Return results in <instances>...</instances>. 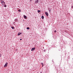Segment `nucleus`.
<instances>
[{
  "instance_id": "1",
  "label": "nucleus",
  "mask_w": 73,
  "mask_h": 73,
  "mask_svg": "<svg viewBox=\"0 0 73 73\" xmlns=\"http://www.w3.org/2000/svg\"><path fill=\"white\" fill-rule=\"evenodd\" d=\"M1 3L2 5H4L5 4V3L4 2V1L3 0H1Z\"/></svg>"
},
{
  "instance_id": "2",
  "label": "nucleus",
  "mask_w": 73,
  "mask_h": 73,
  "mask_svg": "<svg viewBox=\"0 0 73 73\" xmlns=\"http://www.w3.org/2000/svg\"><path fill=\"white\" fill-rule=\"evenodd\" d=\"M7 65H8V63L6 62L4 65V67H7Z\"/></svg>"
},
{
  "instance_id": "3",
  "label": "nucleus",
  "mask_w": 73,
  "mask_h": 73,
  "mask_svg": "<svg viewBox=\"0 0 73 73\" xmlns=\"http://www.w3.org/2000/svg\"><path fill=\"white\" fill-rule=\"evenodd\" d=\"M35 47H34L32 48L31 50V51H33V50H35Z\"/></svg>"
},
{
  "instance_id": "4",
  "label": "nucleus",
  "mask_w": 73,
  "mask_h": 73,
  "mask_svg": "<svg viewBox=\"0 0 73 73\" xmlns=\"http://www.w3.org/2000/svg\"><path fill=\"white\" fill-rule=\"evenodd\" d=\"M38 2V0H35V3L36 4H37V3Z\"/></svg>"
},
{
  "instance_id": "5",
  "label": "nucleus",
  "mask_w": 73,
  "mask_h": 73,
  "mask_svg": "<svg viewBox=\"0 0 73 73\" xmlns=\"http://www.w3.org/2000/svg\"><path fill=\"white\" fill-rule=\"evenodd\" d=\"M45 13L46 15V16H48V13H47V12H45Z\"/></svg>"
},
{
  "instance_id": "6",
  "label": "nucleus",
  "mask_w": 73,
  "mask_h": 73,
  "mask_svg": "<svg viewBox=\"0 0 73 73\" xmlns=\"http://www.w3.org/2000/svg\"><path fill=\"white\" fill-rule=\"evenodd\" d=\"M21 33H19L18 34V36H19V35H21Z\"/></svg>"
},
{
  "instance_id": "7",
  "label": "nucleus",
  "mask_w": 73,
  "mask_h": 73,
  "mask_svg": "<svg viewBox=\"0 0 73 73\" xmlns=\"http://www.w3.org/2000/svg\"><path fill=\"white\" fill-rule=\"evenodd\" d=\"M15 22H17V19H15Z\"/></svg>"
},
{
  "instance_id": "8",
  "label": "nucleus",
  "mask_w": 73,
  "mask_h": 73,
  "mask_svg": "<svg viewBox=\"0 0 73 73\" xmlns=\"http://www.w3.org/2000/svg\"><path fill=\"white\" fill-rule=\"evenodd\" d=\"M24 18H25V19H27V16L25 15H24Z\"/></svg>"
},
{
  "instance_id": "9",
  "label": "nucleus",
  "mask_w": 73,
  "mask_h": 73,
  "mask_svg": "<svg viewBox=\"0 0 73 73\" xmlns=\"http://www.w3.org/2000/svg\"><path fill=\"white\" fill-rule=\"evenodd\" d=\"M41 12V11H40L39 10H38V13L39 12Z\"/></svg>"
},
{
  "instance_id": "10",
  "label": "nucleus",
  "mask_w": 73,
  "mask_h": 73,
  "mask_svg": "<svg viewBox=\"0 0 73 73\" xmlns=\"http://www.w3.org/2000/svg\"><path fill=\"white\" fill-rule=\"evenodd\" d=\"M44 18V16H42V19H43Z\"/></svg>"
},
{
  "instance_id": "11",
  "label": "nucleus",
  "mask_w": 73,
  "mask_h": 73,
  "mask_svg": "<svg viewBox=\"0 0 73 73\" xmlns=\"http://www.w3.org/2000/svg\"><path fill=\"white\" fill-rule=\"evenodd\" d=\"M27 29H30V28H29V27H27Z\"/></svg>"
},
{
  "instance_id": "12",
  "label": "nucleus",
  "mask_w": 73,
  "mask_h": 73,
  "mask_svg": "<svg viewBox=\"0 0 73 73\" xmlns=\"http://www.w3.org/2000/svg\"><path fill=\"white\" fill-rule=\"evenodd\" d=\"M11 28H12V29H14V27H11Z\"/></svg>"
},
{
  "instance_id": "13",
  "label": "nucleus",
  "mask_w": 73,
  "mask_h": 73,
  "mask_svg": "<svg viewBox=\"0 0 73 73\" xmlns=\"http://www.w3.org/2000/svg\"><path fill=\"white\" fill-rule=\"evenodd\" d=\"M54 32H55V33H56V32H57V31H56V30H55Z\"/></svg>"
},
{
  "instance_id": "14",
  "label": "nucleus",
  "mask_w": 73,
  "mask_h": 73,
  "mask_svg": "<svg viewBox=\"0 0 73 73\" xmlns=\"http://www.w3.org/2000/svg\"><path fill=\"white\" fill-rule=\"evenodd\" d=\"M4 7H7V5H5L4 6Z\"/></svg>"
},
{
  "instance_id": "15",
  "label": "nucleus",
  "mask_w": 73,
  "mask_h": 73,
  "mask_svg": "<svg viewBox=\"0 0 73 73\" xmlns=\"http://www.w3.org/2000/svg\"><path fill=\"white\" fill-rule=\"evenodd\" d=\"M1 54H0V57H1Z\"/></svg>"
},
{
  "instance_id": "16",
  "label": "nucleus",
  "mask_w": 73,
  "mask_h": 73,
  "mask_svg": "<svg viewBox=\"0 0 73 73\" xmlns=\"http://www.w3.org/2000/svg\"><path fill=\"white\" fill-rule=\"evenodd\" d=\"M41 64H42V65H43L44 64H43V63H41Z\"/></svg>"
},
{
  "instance_id": "17",
  "label": "nucleus",
  "mask_w": 73,
  "mask_h": 73,
  "mask_svg": "<svg viewBox=\"0 0 73 73\" xmlns=\"http://www.w3.org/2000/svg\"><path fill=\"white\" fill-rule=\"evenodd\" d=\"M51 11V9H50V10H49V12H50V11Z\"/></svg>"
},
{
  "instance_id": "18",
  "label": "nucleus",
  "mask_w": 73,
  "mask_h": 73,
  "mask_svg": "<svg viewBox=\"0 0 73 73\" xmlns=\"http://www.w3.org/2000/svg\"><path fill=\"white\" fill-rule=\"evenodd\" d=\"M20 10H18V11H19V12H20Z\"/></svg>"
},
{
  "instance_id": "19",
  "label": "nucleus",
  "mask_w": 73,
  "mask_h": 73,
  "mask_svg": "<svg viewBox=\"0 0 73 73\" xmlns=\"http://www.w3.org/2000/svg\"><path fill=\"white\" fill-rule=\"evenodd\" d=\"M43 66H44V64L42 65V67Z\"/></svg>"
},
{
  "instance_id": "20",
  "label": "nucleus",
  "mask_w": 73,
  "mask_h": 73,
  "mask_svg": "<svg viewBox=\"0 0 73 73\" xmlns=\"http://www.w3.org/2000/svg\"><path fill=\"white\" fill-rule=\"evenodd\" d=\"M22 40V39H20V40Z\"/></svg>"
},
{
  "instance_id": "21",
  "label": "nucleus",
  "mask_w": 73,
  "mask_h": 73,
  "mask_svg": "<svg viewBox=\"0 0 73 73\" xmlns=\"http://www.w3.org/2000/svg\"><path fill=\"white\" fill-rule=\"evenodd\" d=\"M40 73H42V72H41Z\"/></svg>"
},
{
  "instance_id": "22",
  "label": "nucleus",
  "mask_w": 73,
  "mask_h": 73,
  "mask_svg": "<svg viewBox=\"0 0 73 73\" xmlns=\"http://www.w3.org/2000/svg\"><path fill=\"white\" fill-rule=\"evenodd\" d=\"M11 73H13V72H12Z\"/></svg>"
}]
</instances>
